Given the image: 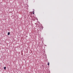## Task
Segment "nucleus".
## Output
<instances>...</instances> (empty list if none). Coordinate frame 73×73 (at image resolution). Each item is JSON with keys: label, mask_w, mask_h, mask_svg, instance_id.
I'll use <instances>...</instances> for the list:
<instances>
[{"label": "nucleus", "mask_w": 73, "mask_h": 73, "mask_svg": "<svg viewBox=\"0 0 73 73\" xmlns=\"http://www.w3.org/2000/svg\"><path fill=\"white\" fill-rule=\"evenodd\" d=\"M48 66H49V62H48Z\"/></svg>", "instance_id": "obj_2"}, {"label": "nucleus", "mask_w": 73, "mask_h": 73, "mask_svg": "<svg viewBox=\"0 0 73 73\" xmlns=\"http://www.w3.org/2000/svg\"><path fill=\"white\" fill-rule=\"evenodd\" d=\"M6 69V67H4V69L5 70Z\"/></svg>", "instance_id": "obj_3"}, {"label": "nucleus", "mask_w": 73, "mask_h": 73, "mask_svg": "<svg viewBox=\"0 0 73 73\" xmlns=\"http://www.w3.org/2000/svg\"><path fill=\"white\" fill-rule=\"evenodd\" d=\"M33 14H35V12H33Z\"/></svg>", "instance_id": "obj_5"}, {"label": "nucleus", "mask_w": 73, "mask_h": 73, "mask_svg": "<svg viewBox=\"0 0 73 73\" xmlns=\"http://www.w3.org/2000/svg\"><path fill=\"white\" fill-rule=\"evenodd\" d=\"M41 28H42V29H43V27H42H42H41Z\"/></svg>", "instance_id": "obj_4"}, {"label": "nucleus", "mask_w": 73, "mask_h": 73, "mask_svg": "<svg viewBox=\"0 0 73 73\" xmlns=\"http://www.w3.org/2000/svg\"><path fill=\"white\" fill-rule=\"evenodd\" d=\"M10 35V32L8 33V35Z\"/></svg>", "instance_id": "obj_1"}]
</instances>
